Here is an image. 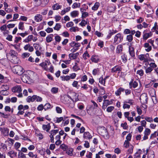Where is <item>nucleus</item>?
<instances>
[{
  "label": "nucleus",
  "mask_w": 158,
  "mask_h": 158,
  "mask_svg": "<svg viewBox=\"0 0 158 158\" xmlns=\"http://www.w3.org/2000/svg\"><path fill=\"white\" fill-rule=\"evenodd\" d=\"M112 103L113 102L111 100H104L102 108L104 110L108 106L111 105Z\"/></svg>",
  "instance_id": "nucleus-11"
},
{
  "label": "nucleus",
  "mask_w": 158,
  "mask_h": 158,
  "mask_svg": "<svg viewBox=\"0 0 158 158\" xmlns=\"http://www.w3.org/2000/svg\"><path fill=\"white\" fill-rule=\"evenodd\" d=\"M60 148L64 151H65L67 149V146L64 144H62L60 146Z\"/></svg>",
  "instance_id": "nucleus-64"
},
{
  "label": "nucleus",
  "mask_w": 158,
  "mask_h": 158,
  "mask_svg": "<svg viewBox=\"0 0 158 158\" xmlns=\"http://www.w3.org/2000/svg\"><path fill=\"white\" fill-rule=\"evenodd\" d=\"M12 91L13 93H18V94L17 95L18 97L19 98L22 97V94L21 93L22 89L20 86L16 85L13 87L12 89Z\"/></svg>",
  "instance_id": "nucleus-5"
},
{
  "label": "nucleus",
  "mask_w": 158,
  "mask_h": 158,
  "mask_svg": "<svg viewBox=\"0 0 158 158\" xmlns=\"http://www.w3.org/2000/svg\"><path fill=\"white\" fill-rule=\"evenodd\" d=\"M8 155L11 158H13L16 156L17 152L11 150L8 152Z\"/></svg>",
  "instance_id": "nucleus-27"
},
{
  "label": "nucleus",
  "mask_w": 158,
  "mask_h": 158,
  "mask_svg": "<svg viewBox=\"0 0 158 158\" xmlns=\"http://www.w3.org/2000/svg\"><path fill=\"white\" fill-rule=\"evenodd\" d=\"M145 120L148 122H151L153 121V119L152 117H145L144 118Z\"/></svg>",
  "instance_id": "nucleus-59"
},
{
  "label": "nucleus",
  "mask_w": 158,
  "mask_h": 158,
  "mask_svg": "<svg viewBox=\"0 0 158 158\" xmlns=\"http://www.w3.org/2000/svg\"><path fill=\"white\" fill-rule=\"evenodd\" d=\"M73 149L72 148H69L66 152L67 154L69 156H72L73 155Z\"/></svg>",
  "instance_id": "nucleus-46"
},
{
  "label": "nucleus",
  "mask_w": 158,
  "mask_h": 158,
  "mask_svg": "<svg viewBox=\"0 0 158 158\" xmlns=\"http://www.w3.org/2000/svg\"><path fill=\"white\" fill-rule=\"evenodd\" d=\"M121 57L122 61L124 63H125L127 62V59L126 54L124 53L121 56Z\"/></svg>",
  "instance_id": "nucleus-34"
},
{
  "label": "nucleus",
  "mask_w": 158,
  "mask_h": 158,
  "mask_svg": "<svg viewBox=\"0 0 158 158\" xmlns=\"http://www.w3.org/2000/svg\"><path fill=\"white\" fill-rule=\"evenodd\" d=\"M34 19L36 22H40L42 20L43 17L41 15L38 14L35 16Z\"/></svg>",
  "instance_id": "nucleus-22"
},
{
  "label": "nucleus",
  "mask_w": 158,
  "mask_h": 158,
  "mask_svg": "<svg viewBox=\"0 0 158 158\" xmlns=\"http://www.w3.org/2000/svg\"><path fill=\"white\" fill-rule=\"evenodd\" d=\"M151 132L150 129L147 128H146L143 132L144 136L143 137V140H145L148 139V136L149 135Z\"/></svg>",
  "instance_id": "nucleus-10"
},
{
  "label": "nucleus",
  "mask_w": 158,
  "mask_h": 158,
  "mask_svg": "<svg viewBox=\"0 0 158 158\" xmlns=\"http://www.w3.org/2000/svg\"><path fill=\"white\" fill-rule=\"evenodd\" d=\"M121 67L119 66H115L111 69V72L113 73H119L121 71Z\"/></svg>",
  "instance_id": "nucleus-14"
},
{
  "label": "nucleus",
  "mask_w": 158,
  "mask_h": 158,
  "mask_svg": "<svg viewBox=\"0 0 158 158\" xmlns=\"http://www.w3.org/2000/svg\"><path fill=\"white\" fill-rule=\"evenodd\" d=\"M29 108V106L28 105H25L23 106L22 105H19L18 107V109H23V110H27Z\"/></svg>",
  "instance_id": "nucleus-33"
},
{
  "label": "nucleus",
  "mask_w": 158,
  "mask_h": 158,
  "mask_svg": "<svg viewBox=\"0 0 158 158\" xmlns=\"http://www.w3.org/2000/svg\"><path fill=\"white\" fill-rule=\"evenodd\" d=\"M87 24V22L85 19H83L82 20L81 22L79 23V25L82 27H84Z\"/></svg>",
  "instance_id": "nucleus-60"
},
{
  "label": "nucleus",
  "mask_w": 158,
  "mask_h": 158,
  "mask_svg": "<svg viewBox=\"0 0 158 158\" xmlns=\"http://www.w3.org/2000/svg\"><path fill=\"white\" fill-rule=\"evenodd\" d=\"M70 77H69V76H61L60 77V78L61 80L63 81H68L70 80Z\"/></svg>",
  "instance_id": "nucleus-39"
},
{
  "label": "nucleus",
  "mask_w": 158,
  "mask_h": 158,
  "mask_svg": "<svg viewBox=\"0 0 158 158\" xmlns=\"http://www.w3.org/2000/svg\"><path fill=\"white\" fill-rule=\"evenodd\" d=\"M80 7V3L75 2L72 6V7L74 9L77 8H79Z\"/></svg>",
  "instance_id": "nucleus-41"
},
{
  "label": "nucleus",
  "mask_w": 158,
  "mask_h": 158,
  "mask_svg": "<svg viewBox=\"0 0 158 158\" xmlns=\"http://www.w3.org/2000/svg\"><path fill=\"white\" fill-rule=\"evenodd\" d=\"M136 73L140 76H142L144 74L143 71L142 69L138 70L137 71Z\"/></svg>",
  "instance_id": "nucleus-52"
},
{
  "label": "nucleus",
  "mask_w": 158,
  "mask_h": 158,
  "mask_svg": "<svg viewBox=\"0 0 158 158\" xmlns=\"http://www.w3.org/2000/svg\"><path fill=\"white\" fill-rule=\"evenodd\" d=\"M143 38L144 40H146L149 37L152 36V34L151 32L149 33H145V32H143Z\"/></svg>",
  "instance_id": "nucleus-23"
},
{
  "label": "nucleus",
  "mask_w": 158,
  "mask_h": 158,
  "mask_svg": "<svg viewBox=\"0 0 158 158\" xmlns=\"http://www.w3.org/2000/svg\"><path fill=\"white\" fill-rule=\"evenodd\" d=\"M17 53L15 51L11 50L9 53L6 54L7 58H9L10 57L14 59L13 61L12 62L14 64H18L19 61V59L16 56Z\"/></svg>",
  "instance_id": "nucleus-2"
},
{
  "label": "nucleus",
  "mask_w": 158,
  "mask_h": 158,
  "mask_svg": "<svg viewBox=\"0 0 158 158\" xmlns=\"http://www.w3.org/2000/svg\"><path fill=\"white\" fill-rule=\"evenodd\" d=\"M70 30L71 32H76L78 30V28L77 27H72L70 28Z\"/></svg>",
  "instance_id": "nucleus-57"
},
{
  "label": "nucleus",
  "mask_w": 158,
  "mask_h": 158,
  "mask_svg": "<svg viewBox=\"0 0 158 158\" xmlns=\"http://www.w3.org/2000/svg\"><path fill=\"white\" fill-rule=\"evenodd\" d=\"M49 60H45L44 62L40 63V65L45 70H47L48 69L47 65H49L51 64Z\"/></svg>",
  "instance_id": "nucleus-12"
},
{
  "label": "nucleus",
  "mask_w": 158,
  "mask_h": 158,
  "mask_svg": "<svg viewBox=\"0 0 158 158\" xmlns=\"http://www.w3.org/2000/svg\"><path fill=\"white\" fill-rule=\"evenodd\" d=\"M67 118V117H64V118L63 117H57L56 118V119L54 121L55 123H59L62 121H64V120H65Z\"/></svg>",
  "instance_id": "nucleus-24"
},
{
  "label": "nucleus",
  "mask_w": 158,
  "mask_h": 158,
  "mask_svg": "<svg viewBox=\"0 0 158 158\" xmlns=\"http://www.w3.org/2000/svg\"><path fill=\"white\" fill-rule=\"evenodd\" d=\"M124 90L125 89L124 88L120 87L115 91V94L116 96H120L121 94V93L123 92Z\"/></svg>",
  "instance_id": "nucleus-19"
},
{
  "label": "nucleus",
  "mask_w": 158,
  "mask_h": 158,
  "mask_svg": "<svg viewBox=\"0 0 158 158\" xmlns=\"http://www.w3.org/2000/svg\"><path fill=\"white\" fill-rule=\"evenodd\" d=\"M99 82L101 84L105 86L106 81L105 80L103 79V78L102 77H101L99 79Z\"/></svg>",
  "instance_id": "nucleus-49"
},
{
  "label": "nucleus",
  "mask_w": 158,
  "mask_h": 158,
  "mask_svg": "<svg viewBox=\"0 0 158 158\" xmlns=\"http://www.w3.org/2000/svg\"><path fill=\"white\" fill-rule=\"evenodd\" d=\"M58 89H59L58 87H53L52 88L51 92L53 94H56L58 92Z\"/></svg>",
  "instance_id": "nucleus-42"
},
{
  "label": "nucleus",
  "mask_w": 158,
  "mask_h": 158,
  "mask_svg": "<svg viewBox=\"0 0 158 158\" xmlns=\"http://www.w3.org/2000/svg\"><path fill=\"white\" fill-rule=\"evenodd\" d=\"M30 54L28 52H24L22 54L21 56L23 58H25L28 57L30 56Z\"/></svg>",
  "instance_id": "nucleus-61"
},
{
  "label": "nucleus",
  "mask_w": 158,
  "mask_h": 158,
  "mask_svg": "<svg viewBox=\"0 0 158 158\" xmlns=\"http://www.w3.org/2000/svg\"><path fill=\"white\" fill-rule=\"evenodd\" d=\"M99 133L105 139H108L109 136L106 129L104 127H102L98 129Z\"/></svg>",
  "instance_id": "nucleus-4"
},
{
  "label": "nucleus",
  "mask_w": 158,
  "mask_h": 158,
  "mask_svg": "<svg viewBox=\"0 0 158 158\" xmlns=\"http://www.w3.org/2000/svg\"><path fill=\"white\" fill-rule=\"evenodd\" d=\"M62 5H60L59 4L56 3L54 4L52 6V8L53 10H57L61 8Z\"/></svg>",
  "instance_id": "nucleus-25"
},
{
  "label": "nucleus",
  "mask_w": 158,
  "mask_h": 158,
  "mask_svg": "<svg viewBox=\"0 0 158 158\" xmlns=\"http://www.w3.org/2000/svg\"><path fill=\"white\" fill-rule=\"evenodd\" d=\"M58 131V130H52L49 132V133L50 134V135L54 136L57 133Z\"/></svg>",
  "instance_id": "nucleus-38"
},
{
  "label": "nucleus",
  "mask_w": 158,
  "mask_h": 158,
  "mask_svg": "<svg viewBox=\"0 0 158 158\" xmlns=\"http://www.w3.org/2000/svg\"><path fill=\"white\" fill-rule=\"evenodd\" d=\"M71 46L74 47L76 48H74L71 50V51L73 52H74L78 49V48L80 47L81 44L79 43H76L75 42L73 41L71 43Z\"/></svg>",
  "instance_id": "nucleus-9"
},
{
  "label": "nucleus",
  "mask_w": 158,
  "mask_h": 158,
  "mask_svg": "<svg viewBox=\"0 0 158 158\" xmlns=\"http://www.w3.org/2000/svg\"><path fill=\"white\" fill-rule=\"evenodd\" d=\"M28 155L30 157L33 158L35 157V158H37V156L36 154H34L32 152H29Z\"/></svg>",
  "instance_id": "nucleus-47"
},
{
  "label": "nucleus",
  "mask_w": 158,
  "mask_h": 158,
  "mask_svg": "<svg viewBox=\"0 0 158 158\" xmlns=\"http://www.w3.org/2000/svg\"><path fill=\"white\" fill-rule=\"evenodd\" d=\"M100 5L99 3L98 2H96L93 6L92 8V9L93 10H97L98 8Z\"/></svg>",
  "instance_id": "nucleus-37"
},
{
  "label": "nucleus",
  "mask_w": 158,
  "mask_h": 158,
  "mask_svg": "<svg viewBox=\"0 0 158 158\" xmlns=\"http://www.w3.org/2000/svg\"><path fill=\"white\" fill-rule=\"evenodd\" d=\"M78 55V53H76L74 54H69V56L70 60H72L76 59Z\"/></svg>",
  "instance_id": "nucleus-30"
},
{
  "label": "nucleus",
  "mask_w": 158,
  "mask_h": 158,
  "mask_svg": "<svg viewBox=\"0 0 158 158\" xmlns=\"http://www.w3.org/2000/svg\"><path fill=\"white\" fill-rule=\"evenodd\" d=\"M71 9V7L68 6L62 10L60 13L61 15H63L65 14L66 12H69Z\"/></svg>",
  "instance_id": "nucleus-29"
},
{
  "label": "nucleus",
  "mask_w": 158,
  "mask_h": 158,
  "mask_svg": "<svg viewBox=\"0 0 158 158\" xmlns=\"http://www.w3.org/2000/svg\"><path fill=\"white\" fill-rule=\"evenodd\" d=\"M72 94L73 95L75 96V98H72L71 97H70L68 95H64V98L65 99V102H64V103H67L68 102V101L67 100L69 101V99H70L72 100L73 102H76L77 101L78 99V95L77 94L75 93H73Z\"/></svg>",
  "instance_id": "nucleus-6"
},
{
  "label": "nucleus",
  "mask_w": 158,
  "mask_h": 158,
  "mask_svg": "<svg viewBox=\"0 0 158 158\" xmlns=\"http://www.w3.org/2000/svg\"><path fill=\"white\" fill-rule=\"evenodd\" d=\"M53 106L49 103H46L44 106V110L46 111L49 109H51L52 108Z\"/></svg>",
  "instance_id": "nucleus-28"
},
{
  "label": "nucleus",
  "mask_w": 158,
  "mask_h": 158,
  "mask_svg": "<svg viewBox=\"0 0 158 158\" xmlns=\"http://www.w3.org/2000/svg\"><path fill=\"white\" fill-rule=\"evenodd\" d=\"M129 52L130 55L132 57H134L135 56V53L133 48L131 46H129Z\"/></svg>",
  "instance_id": "nucleus-20"
},
{
  "label": "nucleus",
  "mask_w": 158,
  "mask_h": 158,
  "mask_svg": "<svg viewBox=\"0 0 158 158\" xmlns=\"http://www.w3.org/2000/svg\"><path fill=\"white\" fill-rule=\"evenodd\" d=\"M123 36L120 33L117 34L114 38V44H118L123 40Z\"/></svg>",
  "instance_id": "nucleus-7"
},
{
  "label": "nucleus",
  "mask_w": 158,
  "mask_h": 158,
  "mask_svg": "<svg viewBox=\"0 0 158 158\" xmlns=\"http://www.w3.org/2000/svg\"><path fill=\"white\" fill-rule=\"evenodd\" d=\"M70 15L72 18H75L78 15L79 12L77 10H74L70 13Z\"/></svg>",
  "instance_id": "nucleus-31"
},
{
  "label": "nucleus",
  "mask_w": 158,
  "mask_h": 158,
  "mask_svg": "<svg viewBox=\"0 0 158 158\" xmlns=\"http://www.w3.org/2000/svg\"><path fill=\"white\" fill-rule=\"evenodd\" d=\"M9 87L8 85H3L1 87V89L2 90H7L9 89Z\"/></svg>",
  "instance_id": "nucleus-58"
},
{
  "label": "nucleus",
  "mask_w": 158,
  "mask_h": 158,
  "mask_svg": "<svg viewBox=\"0 0 158 158\" xmlns=\"http://www.w3.org/2000/svg\"><path fill=\"white\" fill-rule=\"evenodd\" d=\"M98 57L96 56H92L91 60L92 62L95 63H97L99 60Z\"/></svg>",
  "instance_id": "nucleus-35"
},
{
  "label": "nucleus",
  "mask_w": 158,
  "mask_h": 158,
  "mask_svg": "<svg viewBox=\"0 0 158 158\" xmlns=\"http://www.w3.org/2000/svg\"><path fill=\"white\" fill-rule=\"evenodd\" d=\"M27 101L28 102H33L35 101L34 98H33V95L32 97L30 96L27 97Z\"/></svg>",
  "instance_id": "nucleus-54"
},
{
  "label": "nucleus",
  "mask_w": 158,
  "mask_h": 158,
  "mask_svg": "<svg viewBox=\"0 0 158 158\" xmlns=\"http://www.w3.org/2000/svg\"><path fill=\"white\" fill-rule=\"evenodd\" d=\"M144 47L145 48V51L147 52H149L152 50V46L149 45L148 43H145L144 44Z\"/></svg>",
  "instance_id": "nucleus-21"
},
{
  "label": "nucleus",
  "mask_w": 158,
  "mask_h": 158,
  "mask_svg": "<svg viewBox=\"0 0 158 158\" xmlns=\"http://www.w3.org/2000/svg\"><path fill=\"white\" fill-rule=\"evenodd\" d=\"M18 158H26L25 155L19 151L18 154Z\"/></svg>",
  "instance_id": "nucleus-45"
},
{
  "label": "nucleus",
  "mask_w": 158,
  "mask_h": 158,
  "mask_svg": "<svg viewBox=\"0 0 158 158\" xmlns=\"http://www.w3.org/2000/svg\"><path fill=\"white\" fill-rule=\"evenodd\" d=\"M53 35L52 34L48 35L46 37V40L47 43H49L52 42L53 40Z\"/></svg>",
  "instance_id": "nucleus-32"
},
{
  "label": "nucleus",
  "mask_w": 158,
  "mask_h": 158,
  "mask_svg": "<svg viewBox=\"0 0 158 158\" xmlns=\"http://www.w3.org/2000/svg\"><path fill=\"white\" fill-rule=\"evenodd\" d=\"M0 130L3 135L5 136H7L9 134V130L7 128H0Z\"/></svg>",
  "instance_id": "nucleus-18"
},
{
  "label": "nucleus",
  "mask_w": 158,
  "mask_h": 158,
  "mask_svg": "<svg viewBox=\"0 0 158 158\" xmlns=\"http://www.w3.org/2000/svg\"><path fill=\"white\" fill-rule=\"evenodd\" d=\"M12 71L14 73L19 75H22L24 72L23 68L19 65L15 66L12 68Z\"/></svg>",
  "instance_id": "nucleus-3"
},
{
  "label": "nucleus",
  "mask_w": 158,
  "mask_h": 158,
  "mask_svg": "<svg viewBox=\"0 0 158 158\" xmlns=\"http://www.w3.org/2000/svg\"><path fill=\"white\" fill-rule=\"evenodd\" d=\"M33 98H34L35 101L36 100L37 102H41L43 100V99L41 97L37 96L36 95H34Z\"/></svg>",
  "instance_id": "nucleus-36"
},
{
  "label": "nucleus",
  "mask_w": 158,
  "mask_h": 158,
  "mask_svg": "<svg viewBox=\"0 0 158 158\" xmlns=\"http://www.w3.org/2000/svg\"><path fill=\"white\" fill-rule=\"evenodd\" d=\"M99 73V69L98 68L94 69L92 72L93 74L95 76L97 74H98Z\"/></svg>",
  "instance_id": "nucleus-44"
},
{
  "label": "nucleus",
  "mask_w": 158,
  "mask_h": 158,
  "mask_svg": "<svg viewBox=\"0 0 158 158\" xmlns=\"http://www.w3.org/2000/svg\"><path fill=\"white\" fill-rule=\"evenodd\" d=\"M42 128L44 131H46L47 132H49L51 129L50 124L48 123L47 125L43 124L42 125Z\"/></svg>",
  "instance_id": "nucleus-17"
},
{
  "label": "nucleus",
  "mask_w": 158,
  "mask_h": 158,
  "mask_svg": "<svg viewBox=\"0 0 158 158\" xmlns=\"http://www.w3.org/2000/svg\"><path fill=\"white\" fill-rule=\"evenodd\" d=\"M127 39L129 42H131L133 40V36L131 35H128L127 36Z\"/></svg>",
  "instance_id": "nucleus-62"
},
{
  "label": "nucleus",
  "mask_w": 158,
  "mask_h": 158,
  "mask_svg": "<svg viewBox=\"0 0 158 158\" xmlns=\"http://www.w3.org/2000/svg\"><path fill=\"white\" fill-rule=\"evenodd\" d=\"M0 94L3 95H6L9 94V92L7 90H2L0 91Z\"/></svg>",
  "instance_id": "nucleus-50"
},
{
  "label": "nucleus",
  "mask_w": 158,
  "mask_h": 158,
  "mask_svg": "<svg viewBox=\"0 0 158 158\" xmlns=\"http://www.w3.org/2000/svg\"><path fill=\"white\" fill-rule=\"evenodd\" d=\"M14 146L15 149L19 151V150H18V149L21 146V143L19 142H16Z\"/></svg>",
  "instance_id": "nucleus-53"
},
{
  "label": "nucleus",
  "mask_w": 158,
  "mask_h": 158,
  "mask_svg": "<svg viewBox=\"0 0 158 158\" xmlns=\"http://www.w3.org/2000/svg\"><path fill=\"white\" fill-rule=\"evenodd\" d=\"M157 65L154 62H151L150 63H146L145 65L143 66L145 69V73L147 75H151L153 69L156 68Z\"/></svg>",
  "instance_id": "nucleus-1"
},
{
  "label": "nucleus",
  "mask_w": 158,
  "mask_h": 158,
  "mask_svg": "<svg viewBox=\"0 0 158 158\" xmlns=\"http://www.w3.org/2000/svg\"><path fill=\"white\" fill-rule=\"evenodd\" d=\"M21 78L22 81L25 83H28V81L30 80L28 75L26 74H23L21 76Z\"/></svg>",
  "instance_id": "nucleus-13"
},
{
  "label": "nucleus",
  "mask_w": 158,
  "mask_h": 158,
  "mask_svg": "<svg viewBox=\"0 0 158 158\" xmlns=\"http://www.w3.org/2000/svg\"><path fill=\"white\" fill-rule=\"evenodd\" d=\"M115 9V6H110L108 7L107 8V10L109 12H113Z\"/></svg>",
  "instance_id": "nucleus-40"
},
{
  "label": "nucleus",
  "mask_w": 158,
  "mask_h": 158,
  "mask_svg": "<svg viewBox=\"0 0 158 158\" xmlns=\"http://www.w3.org/2000/svg\"><path fill=\"white\" fill-rule=\"evenodd\" d=\"M123 49L122 46L121 45H118L116 48V52L117 53H119L122 52Z\"/></svg>",
  "instance_id": "nucleus-43"
},
{
  "label": "nucleus",
  "mask_w": 158,
  "mask_h": 158,
  "mask_svg": "<svg viewBox=\"0 0 158 158\" xmlns=\"http://www.w3.org/2000/svg\"><path fill=\"white\" fill-rule=\"evenodd\" d=\"M55 40L57 43H59L61 40V37L58 35H56L55 37Z\"/></svg>",
  "instance_id": "nucleus-48"
},
{
  "label": "nucleus",
  "mask_w": 158,
  "mask_h": 158,
  "mask_svg": "<svg viewBox=\"0 0 158 158\" xmlns=\"http://www.w3.org/2000/svg\"><path fill=\"white\" fill-rule=\"evenodd\" d=\"M37 109L39 111H42L43 109H44V106L43 104H40L37 107Z\"/></svg>",
  "instance_id": "nucleus-63"
},
{
  "label": "nucleus",
  "mask_w": 158,
  "mask_h": 158,
  "mask_svg": "<svg viewBox=\"0 0 158 158\" xmlns=\"http://www.w3.org/2000/svg\"><path fill=\"white\" fill-rule=\"evenodd\" d=\"M33 37V36L32 35H29L23 40V42L27 43H29L32 40Z\"/></svg>",
  "instance_id": "nucleus-26"
},
{
  "label": "nucleus",
  "mask_w": 158,
  "mask_h": 158,
  "mask_svg": "<svg viewBox=\"0 0 158 158\" xmlns=\"http://www.w3.org/2000/svg\"><path fill=\"white\" fill-rule=\"evenodd\" d=\"M61 27V26L60 23H56V26L54 27V29L55 30L59 31Z\"/></svg>",
  "instance_id": "nucleus-51"
},
{
  "label": "nucleus",
  "mask_w": 158,
  "mask_h": 158,
  "mask_svg": "<svg viewBox=\"0 0 158 158\" xmlns=\"http://www.w3.org/2000/svg\"><path fill=\"white\" fill-rule=\"evenodd\" d=\"M83 137L86 139H90L92 138V136L89 132L87 131L83 134Z\"/></svg>",
  "instance_id": "nucleus-16"
},
{
  "label": "nucleus",
  "mask_w": 158,
  "mask_h": 158,
  "mask_svg": "<svg viewBox=\"0 0 158 158\" xmlns=\"http://www.w3.org/2000/svg\"><path fill=\"white\" fill-rule=\"evenodd\" d=\"M129 85L130 89L132 88H135L138 86V83L136 81L132 80L129 83Z\"/></svg>",
  "instance_id": "nucleus-15"
},
{
  "label": "nucleus",
  "mask_w": 158,
  "mask_h": 158,
  "mask_svg": "<svg viewBox=\"0 0 158 158\" xmlns=\"http://www.w3.org/2000/svg\"><path fill=\"white\" fill-rule=\"evenodd\" d=\"M19 29L21 30H23L24 28V23L23 22H20L18 26Z\"/></svg>",
  "instance_id": "nucleus-55"
},
{
  "label": "nucleus",
  "mask_w": 158,
  "mask_h": 158,
  "mask_svg": "<svg viewBox=\"0 0 158 158\" xmlns=\"http://www.w3.org/2000/svg\"><path fill=\"white\" fill-rule=\"evenodd\" d=\"M33 46L35 49L36 50H40L41 49V47L37 43H35L33 44Z\"/></svg>",
  "instance_id": "nucleus-56"
},
{
  "label": "nucleus",
  "mask_w": 158,
  "mask_h": 158,
  "mask_svg": "<svg viewBox=\"0 0 158 158\" xmlns=\"http://www.w3.org/2000/svg\"><path fill=\"white\" fill-rule=\"evenodd\" d=\"M149 55L148 53L146 54H141L138 56V58L141 61H143V63H147L149 58Z\"/></svg>",
  "instance_id": "nucleus-8"
}]
</instances>
